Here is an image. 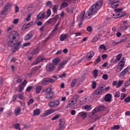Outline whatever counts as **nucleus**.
Wrapping results in <instances>:
<instances>
[{
  "label": "nucleus",
  "mask_w": 130,
  "mask_h": 130,
  "mask_svg": "<svg viewBox=\"0 0 130 130\" xmlns=\"http://www.w3.org/2000/svg\"><path fill=\"white\" fill-rule=\"evenodd\" d=\"M102 7V2L101 1H99L98 2L95 4L92 5L88 10L86 14L85 11H82L80 16L78 17V18L81 21L78 24L79 28L81 27L82 25H83V22H82V21L85 19V18H86L87 19L91 18V17H92V16H93L95 13H97V11H99V10L101 9Z\"/></svg>",
  "instance_id": "1"
},
{
  "label": "nucleus",
  "mask_w": 130,
  "mask_h": 130,
  "mask_svg": "<svg viewBox=\"0 0 130 130\" xmlns=\"http://www.w3.org/2000/svg\"><path fill=\"white\" fill-rule=\"evenodd\" d=\"M19 36V34L18 32L15 31H12L9 35L8 45L9 47H13L12 49V52H16L19 50L21 44H22L21 42H17V37Z\"/></svg>",
  "instance_id": "2"
},
{
  "label": "nucleus",
  "mask_w": 130,
  "mask_h": 130,
  "mask_svg": "<svg viewBox=\"0 0 130 130\" xmlns=\"http://www.w3.org/2000/svg\"><path fill=\"white\" fill-rule=\"evenodd\" d=\"M104 93H105V90H104V87L102 85L98 86L93 91V94L96 96H101V95H103Z\"/></svg>",
  "instance_id": "3"
},
{
  "label": "nucleus",
  "mask_w": 130,
  "mask_h": 130,
  "mask_svg": "<svg viewBox=\"0 0 130 130\" xmlns=\"http://www.w3.org/2000/svg\"><path fill=\"white\" fill-rule=\"evenodd\" d=\"M124 64H125V58H123L116 66V72L119 73L121 71L124 67Z\"/></svg>",
  "instance_id": "4"
},
{
  "label": "nucleus",
  "mask_w": 130,
  "mask_h": 130,
  "mask_svg": "<svg viewBox=\"0 0 130 130\" xmlns=\"http://www.w3.org/2000/svg\"><path fill=\"white\" fill-rule=\"evenodd\" d=\"M78 99L79 97L77 95L74 96L69 101L68 104L67 105V107H68V108L73 107V106H74V105H75V104L77 103V102L78 101Z\"/></svg>",
  "instance_id": "5"
},
{
  "label": "nucleus",
  "mask_w": 130,
  "mask_h": 130,
  "mask_svg": "<svg viewBox=\"0 0 130 130\" xmlns=\"http://www.w3.org/2000/svg\"><path fill=\"white\" fill-rule=\"evenodd\" d=\"M108 5L112 9H116L120 5V2L117 0H109Z\"/></svg>",
  "instance_id": "6"
},
{
  "label": "nucleus",
  "mask_w": 130,
  "mask_h": 130,
  "mask_svg": "<svg viewBox=\"0 0 130 130\" xmlns=\"http://www.w3.org/2000/svg\"><path fill=\"white\" fill-rule=\"evenodd\" d=\"M11 6H12V4L9 3L5 6V7L4 8V10L0 14V18H3V19H5V16L7 15V11H8V9H10V8H11Z\"/></svg>",
  "instance_id": "7"
},
{
  "label": "nucleus",
  "mask_w": 130,
  "mask_h": 130,
  "mask_svg": "<svg viewBox=\"0 0 130 130\" xmlns=\"http://www.w3.org/2000/svg\"><path fill=\"white\" fill-rule=\"evenodd\" d=\"M55 80L54 79L51 78H44L42 81L41 84L43 86H46V85H48L49 83H54Z\"/></svg>",
  "instance_id": "8"
},
{
  "label": "nucleus",
  "mask_w": 130,
  "mask_h": 130,
  "mask_svg": "<svg viewBox=\"0 0 130 130\" xmlns=\"http://www.w3.org/2000/svg\"><path fill=\"white\" fill-rule=\"evenodd\" d=\"M54 112H55V110L54 109L47 110L41 115V117H46V116H48V115H50V114H52V113H54Z\"/></svg>",
  "instance_id": "9"
},
{
  "label": "nucleus",
  "mask_w": 130,
  "mask_h": 130,
  "mask_svg": "<svg viewBox=\"0 0 130 130\" xmlns=\"http://www.w3.org/2000/svg\"><path fill=\"white\" fill-rule=\"evenodd\" d=\"M58 16H59V15H57L54 18L49 19L46 22L47 24H49L51 23V24H53V25H54V24L56 23L57 19H58Z\"/></svg>",
  "instance_id": "10"
},
{
  "label": "nucleus",
  "mask_w": 130,
  "mask_h": 130,
  "mask_svg": "<svg viewBox=\"0 0 130 130\" xmlns=\"http://www.w3.org/2000/svg\"><path fill=\"white\" fill-rule=\"evenodd\" d=\"M55 69V66L51 63H48L46 66V70L48 72H52Z\"/></svg>",
  "instance_id": "11"
},
{
  "label": "nucleus",
  "mask_w": 130,
  "mask_h": 130,
  "mask_svg": "<svg viewBox=\"0 0 130 130\" xmlns=\"http://www.w3.org/2000/svg\"><path fill=\"white\" fill-rule=\"evenodd\" d=\"M104 109H105V107L104 106H100L98 108H95V109H94L93 110V111H92V114H94V113H96V112H98V111H101L102 110H104Z\"/></svg>",
  "instance_id": "12"
},
{
  "label": "nucleus",
  "mask_w": 130,
  "mask_h": 130,
  "mask_svg": "<svg viewBox=\"0 0 130 130\" xmlns=\"http://www.w3.org/2000/svg\"><path fill=\"white\" fill-rule=\"evenodd\" d=\"M26 84L27 81H26V80H24V81L19 85V90L20 93L22 92V91H23V90H24V88H25V87H26Z\"/></svg>",
  "instance_id": "13"
},
{
  "label": "nucleus",
  "mask_w": 130,
  "mask_h": 130,
  "mask_svg": "<svg viewBox=\"0 0 130 130\" xmlns=\"http://www.w3.org/2000/svg\"><path fill=\"white\" fill-rule=\"evenodd\" d=\"M41 19H47V16L45 15V13L40 12L37 16L38 20H41Z\"/></svg>",
  "instance_id": "14"
},
{
  "label": "nucleus",
  "mask_w": 130,
  "mask_h": 130,
  "mask_svg": "<svg viewBox=\"0 0 130 130\" xmlns=\"http://www.w3.org/2000/svg\"><path fill=\"white\" fill-rule=\"evenodd\" d=\"M129 70H130L129 66L124 69L120 74V77H124V76H125V75H126V74H127V73L129 72Z\"/></svg>",
  "instance_id": "15"
},
{
  "label": "nucleus",
  "mask_w": 130,
  "mask_h": 130,
  "mask_svg": "<svg viewBox=\"0 0 130 130\" xmlns=\"http://www.w3.org/2000/svg\"><path fill=\"white\" fill-rule=\"evenodd\" d=\"M123 84V80H120L118 82L114 81L113 82V86H116V88H119Z\"/></svg>",
  "instance_id": "16"
},
{
  "label": "nucleus",
  "mask_w": 130,
  "mask_h": 130,
  "mask_svg": "<svg viewBox=\"0 0 130 130\" xmlns=\"http://www.w3.org/2000/svg\"><path fill=\"white\" fill-rule=\"evenodd\" d=\"M43 60V58L41 56L38 57L35 61L32 63V66H35L36 64H38L39 62H41Z\"/></svg>",
  "instance_id": "17"
},
{
  "label": "nucleus",
  "mask_w": 130,
  "mask_h": 130,
  "mask_svg": "<svg viewBox=\"0 0 130 130\" xmlns=\"http://www.w3.org/2000/svg\"><path fill=\"white\" fill-rule=\"evenodd\" d=\"M64 124H66V120L64 119H60L59 120V128L56 130H62V127L64 126Z\"/></svg>",
  "instance_id": "18"
},
{
  "label": "nucleus",
  "mask_w": 130,
  "mask_h": 130,
  "mask_svg": "<svg viewBox=\"0 0 130 130\" xmlns=\"http://www.w3.org/2000/svg\"><path fill=\"white\" fill-rule=\"evenodd\" d=\"M67 62L68 61L67 60H63L62 62H61L57 68V71H60L61 69H63V68H64V66L67 64Z\"/></svg>",
  "instance_id": "19"
},
{
  "label": "nucleus",
  "mask_w": 130,
  "mask_h": 130,
  "mask_svg": "<svg viewBox=\"0 0 130 130\" xmlns=\"http://www.w3.org/2000/svg\"><path fill=\"white\" fill-rule=\"evenodd\" d=\"M111 94L108 93L105 96L104 100L106 102H111Z\"/></svg>",
  "instance_id": "20"
},
{
  "label": "nucleus",
  "mask_w": 130,
  "mask_h": 130,
  "mask_svg": "<svg viewBox=\"0 0 130 130\" xmlns=\"http://www.w3.org/2000/svg\"><path fill=\"white\" fill-rule=\"evenodd\" d=\"M53 95H54L53 92L47 93L45 95V99H48V100H51V99H53Z\"/></svg>",
  "instance_id": "21"
},
{
  "label": "nucleus",
  "mask_w": 130,
  "mask_h": 130,
  "mask_svg": "<svg viewBox=\"0 0 130 130\" xmlns=\"http://www.w3.org/2000/svg\"><path fill=\"white\" fill-rule=\"evenodd\" d=\"M124 15L125 14L122 13H116L115 14H113V18H114V19H117V18H120V17H123Z\"/></svg>",
  "instance_id": "22"
},
{
  "label": "nucleus",
  "mask_w": 130,
  "mask_h": 130,
  "mask_svg": "<svg viewBox=\"0 0 130 130\" xmlns=\"http://www.w3.org/2000/svg\"><path fill=\"white\" fill-rule=\"evenodd\" d=\"M28 11L32 14H34L35 13V9L33 8V5H30L27 6Z\"/></svg>",
  "instance_id": "23"
},
{
  "label": "nucleus",
  "mask_w": 130,
  "mask_h": 130,
  "mask_svg": "<svg viewBox=\"0 0 130 130\" xmlns=\"http://www.w3.org/2000/svg\"><path fill=\"white\" fill-rule=\"evenodd\" d=\"M31 25H32L31 24V23L24 24L22 27V31H25V30H27L28 28H30V27H31Z\"/></svg>",
  "instance_id": "24"
},
{
  "label": "nucleus",
  "mask_w": 130,
  "mask_h": 130,
  "mask_svg": "<svg viewBox=\"0 0 130 130\" xmlns=\"http://www.w3.org/2000/svg\"><path fill=\"white\" fill-rule=\"evenodd\" d=\"M59 61H60V59H59V58L58 57L54 58L52 60V63H53V64H55V66H57V64L59 63Z\"/></svg>",
  "instance_id": "25"
},
{
  "label": "nucleus",
  "mask_w": 130,
  "mask_h": 130,
  "mask_svg": "<svg viewBox=\"0 0 130 130\" xmlns=\"http://www.w3.org/2000/svg\"><path fill=\"white\" fill-rule=\"evenodd\" d=\"M32 36H33V35H32V33L29 32L26 35V36L24 38V39L25 41L30 40V39L32 38Z\"/></svg>",
  "instance_id": "26"
},
{
  "label": "nucleus",
  "mask_w": 130,
  "mask_h": 130,
  "mask_svg": "<svg viewBox=\"0 0 130 130\" xmlns=\"http://www.w3.org/2000/svg\"><path fill=\"white\" fill-rule=\"evenodd\" d=\"M79 115L82 117V118L84 120L86 119V117H87V116L88 115L87 114V113L85 112H81L79 113Z\"/></svg>",
  "instance_id": "27"
},
{
  "label": "nucleus",
  "mask_w": 130,
  "mask_h": 130,
  "mask_svg": "<svg viewBox=\"0 0 130 130\" xmlns=\"http://www.w3.org/2000/svg\"><path fill=\"white\" fill-rule=\"evenodd\" d=\"M94 55H95V54L94 53V52L90 51V52L87 53V58L90 59V58H92V57H93V56H94Z\"/></svg>",
  "instance_id": "28"
},
{
  "label": "nucleus",
  "mask_w": 130,
  "mask_h": 130,
  "mask_svg": "<svg viewBox=\"0 0 130 130\" xmlns=\"http://www.w3.org/2000/svg\"><path fill=\"white\" fill-rule=\"evenodd\" d=\"M67 34H63L60 36V41H64V39L67 38Z\"/></svg>",
  "instance_id": "29"
},
{
  "label": "nucleus",
  "mask_w": 130,
  "mask_h": 130,
  "mask_svg": "<svg viewBox=\"0 0 130 130\" xmlns=\"http://www.w3.org/2000/svg\"><path fill=\"white\" fill-rule=\"evenodd\" d=\"M121 56H122V54L120 53L118 54L116 59L114 60V62H117L119 61L121 58Z\"/></svg>",
  "instance_id": "30"
},
{
  "label": "nucleus",
  "mask_w": 130,
  "mask_h": 130,
  "mask_svg": "<svg viewBox=\"0 0 130 130\" xmlns=\"http://www.w3.org/2000/svg\"><path fill=\"white\" fill-rule=\"evenodd\" d=\"M21 112V109L20 107H17L15 109V113L16 115H19L20 114V113Z\"/></svg>",
  "instance_id": "31"
},
{
  "label": "nucleus",
  "mask_w": 130,
  "mask_h": 130,
  "mask_svg": "<svg viewBox=\"0 0 130 130\" xmlns=\"http://www.w3.org/2000/svg\"><path fill=\"white\" fill-rule=\"evenodd\" d=\"M41 113L39 109H36L34 111V115H39Z\"/></svg>",
  "instance_id": "32"
},
{
  "label": "nucleus",
  "mask_w": 130,
  "mask_h": 130,
  "mask_svg": "<svg viewBox=\"0 0 130 130\" xmlns=\"http://www.w3.org/2000/svg\"><path fill=\"white\" fill-rule=\"evenodd\" d=\"M46 7H48L49 8L51 9L53 5L52 4V2H51V1H48L46 3Z\"/></svg>",
  "instance_id": "33"
},
{
  "label": "nucleus",
  "mask_w": 130,
  "mask_h": 130,
  "mask_svg": "<svg viewBox=\"0 0 130 130\" xmlns=\"http://www.w3.org/2000/svg\"><path fill=\"white\" fill-rule=\"evenodd\" d=\"M59 25V23H58L55 26V28L53 29V30L52 31V34H54V33L56 32V31H57V29H58V25Z\"/></svg>",
  "instance_id": "34"
},
{
  "label": "nucleus",
  "mask_w": 130,
  "mask_h": 130,
  "mask_svg": "<svg viewBox=\"0 0 130 130\" xmlns=\"http://www.w3.org/2000/svg\"><path fill=\"white\" fill-rule=\"evenodd\" d=\"M97 87V82H96V81H93L92 82H91V87H92V89H96V87Z\"/></svg>",
  "instance_id": "35"
},
{
  "label": "nucleus",
  "mask_w": 130,
  "mask_h": 130,
  "mask_svg": "<svg viewBox=\"0 0 130 130\" xmlns=\"http://www.w3.org/2000/svg\"><path fill=\"white\" fill-rule=\"evenodd\" d=\"M52 102L55 107H57V106H58L59 104H60V102H59V101L55 100V101H52Z\"/></svg>",
  "instance_id": "36"
},
{
  "label": "nucleus",
  "mask_w": 130,
  "mask_h": 130,
  "mask_svg": "<svg viewBox=\"0 0 130 130\" xmlns=\"http://www.w3.org/2000/svg\"><path fill=\"white\" fill-rule=\"evenodd\" d=\"M41 90H42V86H38L36 89L37 94H39L41 91Z\"/></svg>",
  "instance_id": "37"
},
{
  "label": "nucleus",
  "mask_w": 130,
  "mask_h": 130,
  "mask_svg": "<svg viewBox=\"0 0 130 130\" xmlns=\"http://www.w3.org/2000/svg\"><path fill=\"white\" fill-rule=\"evenodd\" d=\"M15 96L16 97H18L20 100L24 99V95L21 93H18Z\"/></svg>",
  "instance_id": "38"
},
{
  "label": "nucleus",
  "mask_w": 130,
  "mask_h": 130,
  "mask_svg": "<svg viewBox=\"0 0 130 130\" xmlns=\"http://www.w3.org/2000/svg\"><path fill=\"white\" fill-rule=\"evenodd\" d=\"M39 52V50L38 49H34L32 52L31 53L30 55H34L35 54H37Z\"/></svg>",
  "instance_id": "39"
},
{
  "label": "nucleus",
  "mask_w": 130,
  "mask_h": 130,
  "mask_svg": "<svg viewBox=\"0 0 130 130\" xmlns=\"http://www.w3.org/2000/svg\"><path fill=\"white\" fill-rule=\"evenodd\" d=\"M93 77L96 79L98 77V70H94L93 72Z\"/></svg>",
  "instance_id": "40"
},
{
  "label": "nucleus",
  "mask_w": 130,
  "mask_h": 130,
  "mask_svg": "<svg viewBox=\"0 0 130 130\" xmlns=\"http://www.w3.org/2000/svg\"><path fill=\"white\" fill-rule=\"evenodd\" d=\"M48 105L49 107H52V108H55V107L53 104V102L52 101L49 102V103H48Z\"/></svg>",
  "instance_id": "41"
},
{
  "label": "nucleus",
  "mask_w": 130,
  "mask_h": 130,
  "mask_svg": "<svg viewBox=\"0 0 130 130\" xmlns=\"http://www.w3.org/2000/svg\"><path fill=\"white\" fill-rule=\"evenodd\" d=\"M69 6V4L67 3H63L60 6V9H63V8H67Z\"/></svg>",
  "instance_id": "42"
},
{
  "label": "nucleus",
  "mask_w": 130,
  "mask_h": 130,
  "mask_svg": "<svg viewBox=\"0 0 130 130\" xmlns=\"http://www.w3.org/2000/svg\"><path fill=\"white\" fill-rule=\"evenodd\" d=\"M57 10H58V6H57V5H54L53 8V13H56V12H57Z\"/></svg>",
  "instance_id": "43"
},
{
  "label": "nucleus",
  "mask_w": 130,
  "mask_h": 130,
  "mask_svg": "<svg viewBox=\"0 0 130 130\" xmlns=\"http://www.w3.org/2000/svg\"><path fill=\"white\" fill-rule=\"evenodd\" d=\"M51 90H52V88H51V87H49V88H47L45 90V91L46 92V93H53V92H51Z\"/></svg>",
  "instance_id": "44"
},
{
  "label": "nucleus",
  "mask_w": 130,
  "mask_h": 130,
  "mask_svg": "<svg viewBox=\"0 0 130 130\" xmlns=\"http://www.w3.org/2000/svg\"><path fill=\"white\" fill-rule=\"evenodd\" d=\"M39 71V67H36L32 69V72L33 73H36V72H38Z\"/></svg>",
  "instance_id": "45"
},
{
  "label": "nucleus",
  "mask_w": 130,
  "mask_h": 130,
  "mask_svg": "<svg viewBox=\"0 0 130 130\" xmlns=\"http://www.w3.org/2000/svg\"><path fill=\"white\" fill-rule=\"evenodd\" d=\"M122 11V9L121 8H118L115 10V12H116V13H117V14H120L122 13L121 12Z\"/></svg>",
  "instance_id": "46"
},
{
  "label": "nucleus",
  "mask_w": 130,
  "mask_h": 130,
  "mask_svg": "<svg viewBox=\"0 0 130 130\" xmlns=\"http://www.w3.org/2000/svg\"><path fill=\"white\" fill-rule=\"evenodd\" d=\"M120 96V92L119 91H116L114 95L115 98H118Z\"/></svg>",
  "instance_id": "47"
},
{
  "label": "nucleus",
  "mask_w": 130,
  "mask_h": 130,
  "mask_svg": "<svg viewBox=\"0 0 130 130\" xmlns=\"http://www.w3.org/2000/svg\"><path fill=\"white\" fill-rule=\"evenodd\" d=\"M50 15H51V10H50V9H48L47 11V19L49 17H50Z\"/></svg>",
  "instance_id": "48"
},
{
  "label": "nucleus",
  "mask_w": 130,
  "mask_h": 130,
  "mask_svg": "<svg viewBox=\"0 0 130 130\" xmlns=\"http://www.w3.org/2000/svg\"><path fill=\"white\" fill-rule=\"evenodd\" d=\"M84 108L85 110H87V111H89L91 109V106L86 105L84 106Z\"/></svg>",
  "instance_id": "49"
},
{
  "label": "nucleus",
  "mask_w": 130,
  "mask_h": 130,
  "mask_svg": "<svg viewBox=\"0 0 130 130\" xmlns=\"http://www.w3.org/2000/svg\"><path fill=\"white\" fill-rule=\"evenodd\" d=\"M129 85H130V80L129 78V80L125 81L124 86H125L126 87H128Z\"/></svg>",
  "instance_id": "50"
},
{
  "label": "nucleus",
  "mask_w": 130,
  "mask_h": 130,
  "mask_svg": "<svg viewBox=\"0 0 130 130\" xmlns=\"http://www.w3.org/2000/svg\"><path fill=\"white\" fill-rule=\"evenodd\" d=\"M121 30H123V31H125V30L127 29V28H128V26L127 25H124L120 27Z\"/></svg>",
  "instance_id": "51"
},
{
  "label": "nucleus",
  "mask_w": 130,
  "mask_h": 130,
  "mask_svg": "<svg viewBox=\"0 0 130 130\" xmlns=\"http://www.w3.org/2000/svg\"><path fill=\"white\" fill-rule=\"evenodd\" d=\"M127 40V38L126 37H123L122 39H121L120 40V43H122V42H124V41H125L126 40Z\"/></svg>",
  "instance_id": "52"
},
{
  "label": "nucleus",
  "mask_w": 130,
  "mask_h": 130,
  "mask_svg": "<svg viewBox=\"0 0 130 130\" xmlns=\"http://www.w3.org/2000/svg\"><path fill=\"white\" fill-rule=\"evenodd\" d=\"M67 76V74L66 73H63L61 75H59L58 77L59 78H60V79H62L63 78H66V76Z\"/></svg>",
  "instance_id": "53"
},
{
  "label": "nucleus",
  "mask_w": 130,
  "mask_h": 130,
  "mask_svg": "<svg viewBox=\"0 0 130 130\" xmlns=\"http://www.w3.org/2000/svg\"><path fill=\"white\" fill-rule=\"evenodd\" d=\"M31 45V43L28 42V43H25L23 44L22 47H27V46H29V45Z\"/></svg>",
  "instance_id": "54"
},
{
  "label": "nucleus",
  "mask_w": 130,
  "mask_h": 130,
  "mask_svg": "<svg viewBox=\"0 0 130 130\" xmlns=\"http://www.w3.org/2000/svg\"><path fill=\"white\" fill-rule=\"evenodd\" d=\"M32 89H33V86H28L27 87V88L26 89V91L30 92V91H31V90H32Z\"/></svg>",
  "instance_id": "55"
},
{
  "label": "nucleus",
  "mask_w": 130,
  "mask_h": 130,
  "mask_svg": "<svg viewBox=\"0 0 130 130\" xmlns=\"http://www.w3.org/2000/svg\"><path fill=\"white\" fill-rule=\"evenodd\" d=\"M86 30L88 31V32H92V30H93V29L92 28L91 26H88L86 28Z\"/></svg>",
  "instance_id": "56"
},
{
  "label": "nucleus",
  "mask_w": 130,
  "mask_h": 130,
  "mask_svg": "<svg viewBox=\"0 0 130 130\" xmlns=\"http://www.w3.org/2000/svg\"><path fill=\"white\" fill-rule=\"evenodd\" d=\"M77 79H74L72 82V83H71V86L72 87H74V86H75V84L77 83Z\"/></svg>",
  "instance_id": "57"
},
{
  "label": "nucleus",
  "mask_w": 130,
  "mask_h": 130,
  "mask_svg": "<svg viewBox=\"0 0 130 130\" xmlns=\"http://www.w3.org/2000/svg\"><path fill=\"white\" fill-rule=\"evenodd\" d=\"M15 128H16V129H19L20 130L21 128H20V125L19 124H16L14 125Z\"/></svg>",
  "instance_id": "58"
},
{
  "label": "nucleus",
  "mask_w": 130,
  "mask_h": 130,
  "mask_svg": "<svg viewBox=\"0 0 130 130\" xmlns=\"http://www.w3.org/2000/svg\"><path fill=\"white\" fill-rule=\"evenodd\" d=\"M104 80H107L108 79V75L107 74H104L102 76Z\"/></svg>",
  "instance_id": "59"
},
{
  "label": "nucleus",
  "mask_w": 130,
  "mask_h": 130,
  "mask_svg": "<svg viewBox=\"0 0 130 130\" xmlns=\"http://www.w3.org/2000/svg\"><path fill=\"white\" fill-rule=\"evenodd\" d=\"M100 48L101 49H104L105 50V51H106V47L105 46V45H101L100 46Z\"/></svg>",
  "instance_id": "60"
},
{
  "label": "nucleus",
  "mask_w": 130,
  "mask_h": 130,
  "mask_svg": "<svg viewBox=\"0 0 130 130\" xmlns=\"http://www.w3.org/2000/svg\"><path fill=\"white\" fill-rule=\"evenodd\" d=\"M124 102H126V103H128L130 101V96L127 97L126 99L124 100Z\"/></svg>",
  "instance_id": "61"
},
{
  "label": "nucleus",
  "mask_w": 130,
  "mask_h": 130,
  "mask_svg": "<svg viewBox=\"0 0 130 130\" xmlns=\"http://www.w3.org/2000/svg\"><path fill=\"white\" fill-rule=\"evenodd\" d=\"M58 118H59V115H57L52 118V120H55L58 119Z\"/></svg>",
  "instance_id": "62"
},
{
  "label": "nucleus",
  "mask_w": 130,
  "mask_h": 130,
  "mask_svg": "<svg viewBox=\"0 0 130 130\" xmlns=\"http://www.w3.org/2000/svg\"><path fill=\"white\" fill-rule=\"evenodd\" d=\"M125 97H126V94L122 93L121 94V100H123Z\"/></svg>",
  "instance_id": "63"
},
{
  "label": "nucleus",
  "mask_w": 130,
  "mask_h": 130,
  "mask_svg": "<svg viewBox=\"0 0 130 130\" xmlns=\"http://www.w3.org/2000/svg\"><path fill=\"white\" fill-rule=\"evenodd\" d=\"M33 102H34V100H33L32 99L29 100L27 103V105H30V104H32Z\"/></svg>",
  "instance_id": "64"
}]
</instances>
